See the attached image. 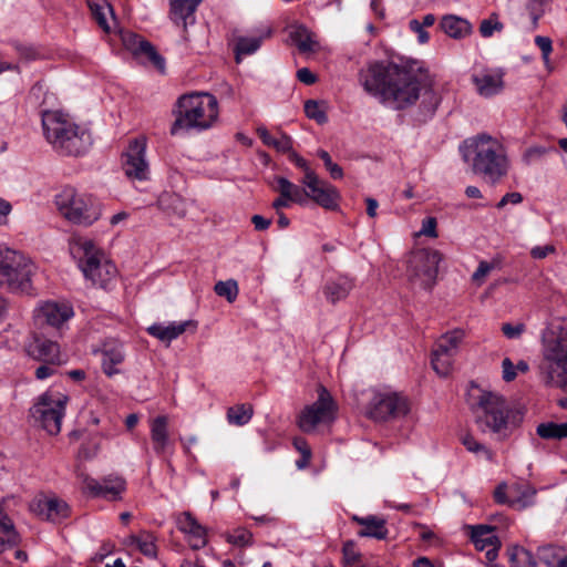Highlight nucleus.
<instances>
[{
  "instance_id": "6",
  "label": "nucleus",
  "mask_w": 567,
  "mask_h": 567,
  "mask_svg": "<svg viewBox=\"0 0 567 567\" xmlns=\"http://www.w3.org/2000/svg\"><path fill=\"white\" fill-rule=\"evenodd\" d=\"M70 252L85 279L93 286L106 288L115 278L117 272L115 265L92 239L82 236L72 237Z\"/></svg>"
},
{
  "instance_id": "26",
  "label": "nucleus",
  "mask_w": 567,
  "mask_h": 567,
  "mask_svg": "<svg viewBox=\"0 0 567 567\" xmlns=\"http://www.w3.org/2000/svg\"><path fill=\"white\" fill-rule=\"evenodd\" d=\"M150 435L154 452L157 455L166 453L172 445L167 415H157L150 421Z\"/></svg>"
},
{
  "instance_id": "40",
  "label": "nucleus",
  "mask_w": 567,
  "mask_h": 567,
  "mask_svg": "<svg viewBox=\"0 0 567 567\" xmlns=\"http://www.w3.org/2000/svg\"><path fill=\"white\" fill-rule=\"evenodd\" d=\"M463 339V332L460 330H454L443 334L436 342L435 348L433 350L439 351L440 353L450 354L455 357L458 344Z\"/></svg>"
},
{
  "instance_id": "43",
  "label": "nucleus",
  "mask_w": 567,
  "mask_h": 567,
  "mask_svg": "<svg viewBox=\"0 0 567 567\" xmlns=\"http://www.w3.org/2000/svg\"><path fill=\"white\" fill-rule=\"evenodd\" d=\"M508 556L513 567H536L533 553L524 547H512L508 551Z\"/></svg>"
},
{
  "instance_id": "3",
  "label": "nucleus",
  "mask_w": 567,
  "mask_h": 567,
  "mask_svg": "<svg viewBox=\"0 0 567 567\" xmlns=\"http://www.w3.org/2000/svg\"><path fill=\"white\" fill-rule=\"evenodd\" d=\"M461 152L475 174L483 175L492 182L507 174L509 161L506 148L501 141L491 135L482 134L464 141Z\"/></svg>"
},
{
  "instance_id": "37",
  "label": "nucleus",
  "mask_w": 567,
  "mask_h": 567,
  "mask_svg": "<svg viewBox=\"0 0 567 567\" xmlns=\"http://www.w3.org/2000/svg\"><path fill=\"white\" fill-rule=\"evenodd\" d=\"M257 134L265 145L274 147L279 152L286 153L292 148L291 137L284 133H278L275 136L266 127H258Z\"/></svg>"
},
{
  "instance_id": "8",
  "label": "nucleus",
  "mask_w": 567,
  "mask_h": 567,
  "mask_svg": "<svg viewBox=\"0 0 567 567\" xmlns=\"http://www.w3.org/2000/svg\"><path fill=\"white\" fill-rule=\"evenodd\" d=\"M547 382L567 386V330L559 322L549 323L542 334Z\"/></svg>"
},
{
  "instance_id": "30",
  "label": "nucleus",
  "mask_w": 567,
  "mask_h": 567,
  "mask_svg": "<svg viewBox=\"0 0 567 567\" xmlns=\"http://www.w3.org/2000/svg\"><path fill=\"white\" fill-rule=\"evenodd\" d=\"M202 0H169V18L183 28H186L188 19L193 18L194 12Z\"/></svg>"
},
{
  "instance_id": "44",
  "label": "nucleus",
  "mask_w": 567,
  "mask_h": 567,
  "mask_svg": "<svg viewBox=\"0 0 567 567\" xmlns=\"http://www.w3.org/2000/svg\"><path fill=\"white\" fill-rule=\"evenodd\" d=\"M513 488L514 497L511 498V507L520 511L534 504V498L536 495L535 488L530 486H524L522 491L519 487Z\"/></svg>"
},
{
  "instance_id": "17",
  "label": "nucleus",
  "mask_w": 567,
  "mask_h": 567,
  "mask_svg": "<svg viewBox=\"0 0 567 567\" xmlns=\"http://www.w3.org/2000/svg\"><path fill=\"white\" fill-rule=\"evenodd\" d=\"M123 45L136 59L143 63H151L159 72L165 70V59L156 51L155 47L142 37L131 32H121Z\"/></svg>"
},
{
  "instance_id": "33",
  "label": "nucleus",
  "mask_w": 567,
  "mask_h": 567,
  "mask_svg": "<svg viewBox=\"0 0 567 567\" xmlns=\"http://www.w3.org/2000/svg\"><path fill=\"white\" fill-rule=\"evenodd\" d=\"M441 29L453 39H463L472 33V24L457 16H445L441 20Z\"/></svg>"
},
{
  "instance_id": "22",
  "label": "nucleus",
  "mask_w": 567,
  "mask_h": 567,
  "mask_svg": "<svg viewBox=\"0 0 567 567\" xmlns=\"http://www.w3.org/2000/svg\"><path fill=\"white\" fill-rule=\"evenodd\" d=\"M31 509L41 518L60 523L70 515L69 505L58 497H43L31 505Z\"/></svg>"
},
{
  "instance_id": "38",
  "label": "nucleus",
  "mask_w": 567,
  "mask_h": 567,
  "mask_svg": "<svg viewBox=\"0 0 567 567\" xmlns=\"http://www.w3.org/2000/svg\"><path fill=\"white\" fill-rule=\"evenodd\" d=\"M276 189L292 203L305 204L307 200V190L301 189L285 177L277 178Z\"/></svg>"
},
{
  "instance_id": "63",
  "label": "nucleus",
  "mask_w": 567,
  "mask_h": 567,
  "mask_svg": "<svg viewBox=\"0 0 567 567\" xmlns=\"http://www.w3.org/2000/svg\"><path fill=\"white\" fill-rule=\"evenodd\" d=\"M297 79L307 85H311L317 81V76L307 68L297 71Z\"/></svg>"
},
{
  "instance_id": "53",
  "label": "nucleus",
  "mask_w": 567,
  "mask_h": 567,
  "mask_svg": "<svg viewBox=\"0 0 567 567\" xmlns=\"http://www.w3.org/2000/svg\"><path fill=\"white\" fill-rule=\"evenodd\" d=\"M495 268V265L488 261H481L478 264V267L472 275V280L477 284L482 285L485 280V278L489 275V272Z\"/></svg>"
},
{
  "instance_id": "56",
  "label": "nucleus",
  "mask_w": 567,
  "mask_h": 567,
  "mask_svg": "<svg viewBox=\"0 0 567 567\" xmlns=\"http://www.w3.org/2000/svg\"><path fill=\"white\" fill-rule=\"evenodd\" d=\"M514 497V488L507 493L506 484H499L494 491V498L498 504H507L511 506V498Z\"/></svg>"
},
{
  "instance_id": "51",
  "label": "nucleus",
  "mask_w": 567,
  "mask_h": 567,
  "mask_svg": "<svg viewBox=\"0 0 567 567\" xmlns=\"http://www.w3.org/2000/svg\"><path fill=\"white\" fill-rule=\"evenodd\" d=\"M0 530L7 535V537H0V554L6 551L8 548H12L19 543V535L16 532L14 524L10 529H4L0 525Z\"/></svg>"
},
{
  "instance_id": "47",
  "label": "nucleus",
  "mask_w": 567,
  "mask_h": 567,
  "mask_svg": "<svg viewBox=\"0 0 567 567\" xmlns=\"http://www.w3.org/2000/svg\"><path fill=\"white\" fill-rule=\"evenodd\" d=\"M214 291L217 296L226 298L228 302H234L239 293L238 284L234 279L217 281L214 286Z\"/></svg>"
},
{
  "instance_id": "1",
  "label": "nucleus",
  "mask_w": 567,
  "mask_h": 567,
  "mask_svg": "<svg viewBox=\"0 0 567 567\" xmlns=\"http://www.w3.org/2000/svg\"><path fill=\"white\" fill-rule=\"evenodd\" d=\"M364 91L395 109L412 105L422 90L431 86V79L419 61L401 63L374 61L359 72Z\"/></svg>"
},
{
  "instance_id": "32",
  "label": "nucleus",
  "mask_w": 567,
  "mask_h": 567,
  "mask_svg": "<svg viewBox=\"0 0 567 567\" xmlns=\"http://www.w3.org/2000/svg\"><path fill=\"white\" fill-rule=\"evenodd\" d=\"M87 6L97 24L106 33L112 31L110 21L115 24L113 8L107 0H87Z\"/></svg>"
},
{
  "instance_id": "55",
  "label": "nucleus",
  "mask_w": 567,
  "mask_h": 567,
  "mask_svg": "<svg viewBox=\"0 0 567 567\" xmlns=\"http://www.w3.org/2000/svg\"><path fill=\"white\" fill-rule=\"evenodd\" d=\"M535 43L542 51L544 62L548 64L549 55L553 51L551 40L548 37L537 35L535 38Z\"/></svg>"
},
{
  "instance_id": "24",
  "label": "nucleus",
  "mask_w": 567,
  "mask_h": 567,
  "mask_svg": "<svg viewBox=\"0 0 567 567\" xmlns=\"http://www.w3.org/2000/svg\"><path fill=\"white\" fill-rule=\"evenodd\" d=\"M178 529L187 536L193 549H200L207 544V530L188 512L183 513L177 520Z\"/></svg>"
},
{
  "instance_id": "34",
  "label": "nucleus",
  "mask_w": 567,
  "mask_h": 567,
  "mask_svg": "<svg viewBox=\"0 0 567 567\" xmlns=\"http://www.w3.org/2000/svg\"><path fill=\"white\" fill-rule=\"evenodd\" d=\"M290 39L302 53H313L319 50V42L315 34L305 27L299 25L291 30Z\"/></svg>"
},
{
  "instance_id": "59",
  "label": "nucleus",
  "mask_w": 567,
  "mask_h": 567,
  "mask_svg": "<svg viewBox=\"0 0 567 567\" xmlns=\"http://www.w3.org/2000/svg\"><path fill=\"white\" fill-rule=\"evenodd\" d=\"M343 558L347 564H354L359 560L360 555L355 550L352 542H347L342 547Z\"/></svg>"
},
{
  "instance_id": "49",
  "label": "nucleus",
  "mask_w": 567,
  "mask_h": 567,
  "mask_svg": "<svg viewBox=\"0 0 567 567\" xmlns=\"http://www.w3.org/2000/svg\"><path fill=\"white\" fill-rule=\"evenodd\" d=\"M305 113L309 118L322 124L327 122L324 107L317 101L309 100L305 103Z\"/></svg>"
},
{
  "instance_id": "21",
  "label": "nucleus",
  "mask_w": 567,
  "mask_h": 567,
  "mask_svg": "<svg viewBox=\"0 0 567 567\" xmlns=\"http://www.w3.org/2000/svg\"><path fill=\"white\" fill-rule=\"evenodd\" d=\"M477 93L484 97L499 94L504 90V72L501 69H483L472 76Z\"/></svg>"
},
{
  "instance_id": "62",
  "label": "nucleus",
  "mask_w": 567,
  "mask_h": 567,
  "mask_svg": "<svg viewBox=\"0 0 567 567\" xmlns=\"http://www.w3.org/2000/svg\"><path fill=\"white\" fill-rule=\"evenodd\" d=\"M523 200V196L518 192L507 193L502 197V199L497 204V208H503L507 204H519Z\"/></svg>"
},
{
  "instance_id": "31",
  "label": "nucleus",
  "mask_w": 567,
  "mask_h": 567,
  "mask_svg": "<svg viewBox=\"0 0 567 567\" xmlns=\"http://www.w3.org/2000/svg\"><path fill=\"white\" fill-rule=\"evenodd\" d=\"M352 519L363 526V528L358 532L360 537H373L377 539L386 538L388 528L385 519L374 515H369L367 517L353 516Z\"/></svg>"
},
{
  "instance_id": "48",
  "label": "nucleus",
  "mask_w": 567,
  "mask_h": 567,
  "mask_svg": "<svg viewBox=\"0 0 567 567\" xmlns=\"http://www.w3.org/2000/svg\"><path fill=\"white\" fill-rule=\"evenodd\" d=\"M226 540L235 546L244 547L251 544L252 534L244 527H238L226 534Z\"/></svg>"
},
{
  "instance_id": "18",
  "label": "nucleus",
  "mask_w": 567,
  "mask_h": 567,
  "mask_svg": "<svg viewBox=\"0 0 567 567\" xmlns=\"http://www.w3.org/2000/svg\"><path fill=\"white\" fill-rule=\"evenodd\" d=\"M302 184L307 187V198H311L318 205L324 208H333L337 206L339 195L337 189L319 179L316 173H309L303 176Z\"/></svg>"
},
{
  "instance_id": "27",
  "label": "nucleus",
  "mask_w": 567,
  "mask_h": 567,
  "mask_svg": "<svg viewBox=\"0 0 567 567\" xmlns=\"http://www.w3.org/2000/svg\"><path fill=\"white\" fill-rule=\"evenodd\" d=\"M354 288V281L348 276H337L326 281L322 291L328 302L336 305L344 300Z\"/></svg>"
},
{
  "instance_id": "23",
  "label": "nucleus",
  "mask_w": 567,
  "mask_h": 567,
  "mask_svg": "<svg viewBox=\"0 0 567 567\" xmlns=\"http://www.w3.org/2000/svg\"><path fill=\"white\" fill-rule=\"evenodd\" d=\"M29 353L35 360L43 361L50 365H60L65 362L59 344L44 338H34L29 346Z\"/></svg>"
},
{
  "instance_id": "36",
  "label": "nucleus",
  "mask_w": 567,
  "mask_h": 567,
  "mask_svg": "<svg viewBox=\"0 0 567 567\" xmlns=\"http://www.w3.org/2000/svg\"><path fill=\"white\" fill-rule=\"evenodd\" d=\"M567 547L556 543H547L537 547L536 549V563H540L546 567L553 566V564L566 551Z\"/></svg>"
},
{
  "instance_id": "52",
  "label": "nucleus",
  "mask_w": 567,
  "mask_h": 567,
  "mask_svg": "<svg viewBox=\"0 0 567 567\" xmlns=\"http://www.w3.org/2000/svg\"><path fill=\"white\" fill-rule=\"evenodd\" d=\"M502 30L503 23H501L496 17L483 20L480 25V32L484 38H489L494 32H499Z\"/></svg>"
},
{
  "instance_id": "58",
  "label": "nucleus",
  "mask_w": 567,
  "mask_h": 567,
  "mask_svg": "<svg viewBox=\"0 0 567 567\" xmlns=\"http://www.w3.org/2000/svg\"><path fill=\"white\" fill-rule=\"evenodd\" d=\"M409 28L412 32H414L417 37V41L421 44L427 43L430 35L425 28L421 24V22L416 19H413L409 22Z\"/></svg>"
},
{
  "instance_id": "9",
  "label": "nucleus",
  "mask_w": 567,
  "mask_h": 567,
  "mask_svg": "<svg viewBox=\"0 0 567 567\" xmlns=\"http://www.w3.org/2000/svg\"><path fill=\"white\" fill-rule=\"evenodd\" d=\"M34 265L22 252L0 245V287L13 292L31 289Z\"/></svg>"
},
{
  "instance_id": "35",
  "label": "nucleus",
  "mask_w": 567,
  "mask_h": 567,
  "mask_svg": "<svg viewBox=\"0 0 567 567\" xmlns=\"http://www.w3.org/2000/svg\"><path fill=\"white\" fill-rule=\"evenodd\" d=\"M157 205L162 210L168 214H173L178 217H184L186 215L185 200L178 194L169 192L162 193L157 199Z\"/></svg>"
},
{
  "instance_id": "39",
  "label": "nucleus",
  "mask_w": 567,
  "mask_h": 567,
  "mask_svg": "<svg viewBox=\"0 0 567 567\" xmlns=\"http://www.w3.org/2000/svg\"><path fill=\"white\" fill-rule=\"evenodd\" d=\"M460 440L464 447L470 453H473L477 458H482L488 462L494 461V453L492 452V450L488 449L485 444L477 441L473 434L465 433L461 436Z\"/></svg>"
},
{
  "instance_id": "54",
  "label": "nucleus",
  "mask_w": 567,
  "mask_h": 567,
  "mask_svg": "<svg viewBox=\"0 0 567 567\" xmlns=\"http://www.w3.org/2000/svg\"><path fill=\"white\" fill-rule=\"evenodd\" d=\"M436 219L434 217H426L422 221L421 229L416 233V236H426L430 238H436L437 231H436Z\"/></svg>"
},
{
  "instance_id": "7",
  "label": "nucleus",
  "mask_w": 567,
  "mask_h": 567,
  "mask_svg": "<svg viewBox=\"0 0 567 567\" xmlns=\"http://www.w3.org/2000/svg\"><path fill=\"white\" fill-rule=\"evenodd\" d=\"M54 204L60 216L72 225L90 227L102 216L97 199L72 186L63 187L54 196Z\"/></svg>"
},
{
  "instance_id": "50",
  "label": "nucleus",
  "mask_w": 567,
  "mask_h": 567,
  "mask_svg": "<svg viewBox=\"0 0 567 567\" xmlns=\"http://www.w3.org/2000/svg\"><path fill=\"white\" fill-rule=\"evenodd\" d=\"M317 154L323 161L324 167L330 173L332 178H334V179L342 178V176H343L342 168L338 164L332 162L331 156L329 155V153L327 151L319 150Z\"/></svg>"
},
{
  "instance_id": "11",
  "label": "nucleus",
  "mask_w": 567,
  "mask_h": 567,
  "mask_svg": "<svg viewBox=\"0 0 567 567\" xmlns=\"http://www.w3.org/2000/svg\"><path fill=\"white\" fill-rule=\"evenodd\" d=\"M410 412L409 400L393 391H370L369 402L364 406V414L377 422L399 420Z\"/></svg>"
},
{
  "instance_id": "61",
  "label": "nucleus",
  "mask_w": 567,
  "mask_h": 567,
  "mask_svg": "<svg viewBox=\"0 0 567 567\" xmlns=\"http://www.w3.org/2000/svg\"><path fill=\"white\" fill-rule=\"evenodd\" d=\"M502 373H503V379L506 381V382H509V381H513L517 373H516V369H515V365L514 363L512 362V360L509 358H505L502 362Z\"/></svg>"
},
{
  "instance_id": "29",
  "label": "nucleus",
  "mask_w": 567,
  "mask_h": 567,
  "mask_svg": "<svg viewBox=\"0 0 567 567\" xmlns=\"http://www.w3.org/2000/svg\"><path fill=\"white\" fill-rule=\"evenodd\" d=\"M102 355V368L104 373L109 377L117 374L120 370L116 365L121 364L125 358L123 346L116 341L107 342L103 347Z\"/></svg>"
},
{
  "instance_id": "28",
  "label": "nucleus",
  "mask_w": 567,
  "mask_h": 567,
  "mask_svg": "<svg viewBox=\"0 0 567 567\" xmlns=\"http://www.w3.org/2000/svg\"><path fill=\"white\" fill-rule=\"evenodd\" d=\"M189 326L196 327V324L190 320L179 322L173 321L168 324L154 323L147 328V332L159 341L169 344L173 340L182 336Z\"/></svg>"
},
{
  "instance_id": "10",
  "label": "nucleus",
  "mask_w": 567,
  "mask_h": 567,
  "mask_svg": "<svg viewBox=\"0 0 567 567\" xmlns=\"http://www.w3.org/2000/svg\"><path fill=\"white\" fill-rule=\"evenodd\" d=\"M68 402V394L51 388L37 399L30 409V415L48 434L58 435Z\"/></svg>"
},
{
  "instance_id": "15",
  "label": "nucleus",
  "mask_w": 567,
  "mask_h": 567,
  "mask_svg": "<svg viewBox=\"0 0 567 567\" xmlns=\"http://www.w3.org/2000/svg\"><path fill=\"white\" fill-rule=\"evenodd\" d=\"M81 482V489L83 493L94 497H102L107 501H117L122 498V494L126 489V482L123 477L117 475H109L102 482L80 473L78 475Z\"/></svg>"
},
{
  "instance_id": "4",
  "label": "nucleus",
  "mask_w": 567,
  "mask_h": 567,
  "mask_svg": "<svg viewBox=\"0 0 567 567\" xmlns=\"http://www.w3.org/2000/svg\"><path fill=\"white\" fill-rule=\"evenodd\" d=\"M475 422L482 432L495 434L498 439L508 437L516 423L506 400L498 393L474 386L470 393Z\"/></svg>"
},
{
  "instance_id": "60",
  "label": "nucleus",
  "mask_w": 567,
  "mask_h": 567,
  "mask_svg": "<svg viewBox=\"0 0 567 567\" xmlns=\"http://www.w3.org/2000/svg\"><path fill=\"white\" fill-rule=\"evenodd\" d=\"M556 248L554 245L535 246L530 249V256L534 259H544L547 256L554 254Z\"/></svg>"
},
{
  "instance_id": "64",
  "label": "nucleus",
  "mask_w": 567,
  "mask_h": 567,
  "mask_svg": "<svg viewBox=\"0 0 567 567\" xmlns=\"http://www.w3.org/2000/svg\"><path fill=\"white\" fill-rule=\"evenodd\" d=\"M292 444L301 456H312L311 449L303 437H296Z\"/></svg>"
},
{
  "instance_id": "45",
  "label": "nucleus",
  "mask_w": 567,
  "mask_h": 567,
  "mask_svg": "<svg viewBox=\"0 0 567 567\" xmlns=\"http://www.w3.org/2000/svg\"><path fill=\"white\" fill-rule=\"evenodd\" d=\"M157 538L153 533L142 530L140 533V542L137 544V549L148 558L157 557Z\"/></svg>"
},
{
  "instance_id": "41",
  "label": "nucleus",
  "mask_w": 567,
  "mask_h": 567,
  "mask_svg": "<svg viewBox=\"0 0 567 567\" xmlns=\"http://www.w3.org/2000/svg\"><path fill=\"white\" fill-rule=\"evenodd\" d=\"M536 433L544 440H563L567 439V422L555 423L544 422L537 425Z\"/></svg>"
},
{
  "instance_id": "57",
  "label": "nucleus",
  "mask_w": 567,
  "mask_h": 567,
  "mask_svg": "<svg viewBox=\"0 0 567 567\" xmlns=\"http://www.w3.org/2000/svg\"><path fill=\"white\" fill-rule=\"evenodd\" d=\"M525 331V324L524 323H503L502 324V332L504 336L508 339H518L523 332Z\"/></svg>"
},
{
  "instance_id": "2",
  "label": "nucleus",
  "mask_w": 567,
  "mask_h": 567,
  "mask_svg": "<svg viewBox=\"0 0 567 567\" xmlns=\"http://www.w3.org/2000/svg\"><path fill=\"white\" fill-rule=\"evenodd\" d=\"M175 120L172 135L200 133L215 126L219 117L217 99L206 92H193L179 96L173 111Z\"/></svg>"
},
{
  "instance_id": "19",
  "label": "nucleus",
  "mask_w": 567,
  "mask_h": 567,
  "mask_svg": "<svg viewBox=\"0 0 567 567\" xmlns=\"http://www.w3.org/2000/svg\"><path fill=\"white\" fill-rule=\"evenodd\" d=\"M70 305L55 301H47L34 310V318L41 324L59 328L73 317Z\"/></svg>"
},
{
  "instance_id": "5",
  "label": "nucleus",
  "mask_w": 567,
  "mask_h": 567,
  "mask_svg": "<svg viewBox=\"0 0 567 567\" xmlns=\"http://www.w3.org/2000/svg\"><path fill=\"white\" fill-rule=\"evenodd\" d=\"M42 127L47 141L61 154L79 156L92 144L91 134L59 111L43 112Z\"/></svg>"
},
{
  "instance_id": "42",
  "label": "nucleus",
  "mask_w": 567,
  "mask_h": 567,
  "mask_svg": "<svg viewBox=\"0 0 567 567\" xmlns=\"http://www.w3.org/2000/svg\"><path fill=\"white\" fill-rule=\"evenodd\" d=\"M252 414L250 404H237L227 410V421L233 425L243 426L251 420Z\"/></svg>"
},
{
  "instance_id": "20",
  "label": "nucleus",
  "mask_w": 567,
  "mask_h": 567,
  "mask_svg": "<svg viewBox=\"0 0 567 567\" xmlns=\"http://www.w3.org/2000/svg\"><path fill=\"white\" fill-rule=\"evenodd\" d=\"M471 539L480 551H486L485 556L488 563H493L502 546L499 538L494 534V527L488 525L471 526Z\"/></svg>"
},
{
  "instance_id": "14",
  "label": "nucleus",
  "mask_w": 567,
  "mask_h": 567,
  "mask_svg": "<svg viewBox=\"0 0 567 567\" xmlns=\"http://www.w3.org/2000/svg\"><path fill=\"white\" fill-rule=\"evenodd\" d=\"M146 137L132 140L123 154L122 166L125 175L133 181H147L151 175L150 163L146 158Z\"/></svg>"
},
{
  "instance_id": "25",
  "label": "nucleus",
  "mask_w": 567,
  "mask_h": 567,
  "mask_svg": "<svg viewBox=\"0 0 567 567\" xmlns=\"http://www.w3.org/2000/svg\"><path fill=\"white\" fill-rule=\"evenodd\" d=\"M271 28L268 24H262L256 29L252 35H239L235 39V59L240 63L243 55L255 53L261 45L265 39L270 38Z\"/></svg>"
},
{
  "instance_id": "13",
  "label": "nucleus",
  "mask_w": 567,
  "mask_h": 567,
  "mask_svg": "<svg viewBox=\"0 0 567 567\" xmlns=\"http://www.w3.org/2000/svg\"><path fill=\"white\" fill-rule=\"evenodd\" d=\"M442 255L435 249H417L408 259L406 275L413 286L431 289L436 281Z\"/></svg>"
},
{
  "instance_id": "16",
  "label": "nucleus",
  "mask_w": 567,
  "mask_h": 567,
  "mask_svg": "<svg viewBox=\"0 0 567 567\" xmlns=\"http://www.w3.org/2000/svg\"><path fill=\"white\" fill-rule=\"evenodd\" d=\"M546 0H509L513 21L525 31H534L545 12Z\"/></svg>"
},
{
  "instance_id": "12",
  "label": "nucleus",
  "mask_w": 567,
  "mask_h": 567,
  "mask_svg": "<svg viewBox=\"0 0 567 567\" xmlns=\"http://www.w3.org/2000/svg\"><path fill=\"white\" fill-rule=\"evenodd\" d=\"M317 393V400L306 405L297 417V424L305 433H312L320 425H330L337 417L338 404L330 392L320 385Z\"/></svg>"
},
{
  "instance_id": "46",
  "label": "nucleus",
  "mask_w": 567,
  "mask_h": 567,
  "mask_svg": "<svg viewBox=\"0 0 567 567\" xmlns=\"http://www.w3.org/2000/svg\"><path fill=\"white\" fill-rule=\"evenodd\" d=\"M454 357L445 353H440L436 350L432 352V367L434 371L441 375L446 377L452 371Z\"/></svg>"
}]
</instances>
